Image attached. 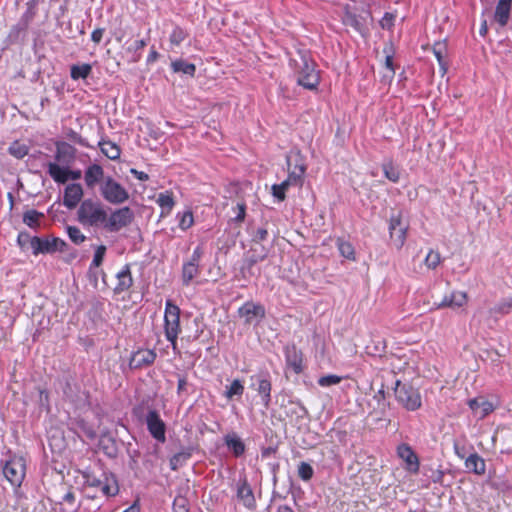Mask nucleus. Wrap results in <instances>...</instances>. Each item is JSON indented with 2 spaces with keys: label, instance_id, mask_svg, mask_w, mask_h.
<instances>
[{
  "label": "nucleus",
  "instance_id": "obj_8",
  "mask_svg": "<svg viewBox=\"0 0 512 512\" xmlns=\"http://www.w3.org/2000/svg\"><path fill=\"white\" fill-rule=\"evenodd\" d=\"M99 192L101 197L112 205H121L129 199L127 189L112 176L106 177V181L100 186Z\"/></svg>",
  "mask_w": 512,
  "mask_h": 512
},
{
  "label": "nucleus",
  "instance_id": "obj_62",
  "mask_svg": "<svg viewBox=\"0 0 512 512\" xmlns=\"http://www.w3.org/2000/svg\"><path fill=\"white\" fill-rule=\"evenodd\" d=\"M130 172H131V174H132L135 178H137V179H138V180H140V181H147V180L149 179L148 174H146V173H145V172H143V171H138V170H136V169H134V168H133V169H131V170H130Z\"/></svg>",
  "mask_w": 512,
  "mask_h": 512
},
{
  "label": "nucleus",
  "instance_id": "obj_22",
  "mask_svg": "<svg viewBox=\"0 0 512 512\" xmlns=\"http://www.w3.org/2000/svg\"><path fill=\"white\" fill-rule=\"evenodd\" d=\"M468 406L479 419L485 418L495 409L494 405L483 396L468 400Z\"/></svg>",
  "mask_w": 512,
  "mask_h": 512
},
{
  "label": "nucleus",
  "instance_id": "obj_50",
  "mask_svg": "<svg viewBox=\"0 0 512 512\" xmlns=\"http://www.w3.org/2000/svg\"><path fill=\"white\" fill-rule=\"evenodd\" d=\"M425 475H427L433 483H443L444 472L440 469H433L432 467H424Z\"/></svg>",
  "mask_w": 512,
  "mask_h": 512
},
{
  "label": "nucleus",
  "instance_id": "obj_45",
  "mask_svg": "<svg viewBox=\"0 0 512 512\" xmlns=\"http://www.w3.org/2000/svg\"><path fill=\"white\" fill-rule=\"evenodd\" d=\"M66 232L69 239L76 245H80L86 240V236L77 226H67Z\"/></svg>",
  "mask_w": 512,
  "mask_h": 512
},
{
  "label": "nucleus",
  "instance_id": "obj_21",
  "mask_svg": "<svg viewBox=\"0 0 512 512\" xmlns=\"http://www.w3.org/2000/svg\"><path fill=\"white\" fill-rule=\"evenodd\" d=\"M83 188L78 183L68 184L64 190L63 205L68 209H74L83 197Z\"/></svg>",
  "mask_w": 512,
  "mask_h": 512
},
{
  "label": "nucleus",
  "instance_id": "obj_20",
  "mask_svg": "<svg viewBox=\"0 0 512 512\" xmlns=\"http://www.w3.org/2000/svg\"><path fill=\"white\" fill-rule=\"evenodd\" d=\"M157 354L151 349H139L130 358L129 366L132 369H140L154 363Z\"/></svg>",
  "mask_w": 512,
  "mask_h": 512
},
{
  "label": "nucleus",
  "instance_id": "obj_57",
  "mask_svg": "<svg viewBox=\"0 0 512 512\" xmlns=\"http://www.w3.org/2000/svg\"><path fill=\"white\" fill-rule=\"evenodd\" d=\"M146 45H147V43L144 39L135 40L133 43H131L127 47V51L136 53V52L142 50Z\"/></svg>",
  "mask_w": 512,
  "mask_h": 512
},
{
  "label": "nucleus",
  "instance_id": "obj_39",
  "mask_svg": "<svg viewBox=\"0 0 512 512\" xmlns=\"http://www.w3.org/2000/svg\"><path fill=\"white\" fill-rule=\"evenodd\" d=\"M244 393V386L239 379H235L229 386H226L224 396L227 399H232L234 396H242Z\"/></svg>",
  "mask_w": 512,
  "mask_h": 512
},
{
  "label": "nucleus",
  "instance_id": "obj_43",
  "mask_svg": "<svg viewBox=\"0 0 512 512\" xmlns=\"http://www.w3.org/2000/svg\"><path fill=\"white\" fill-rule=\"evenodd\" d=\"M433 53L441 67V69L443 70V73L446 72L447 70V67H446V62H445V55H446V46L444 43H436L434 46H433Z\"/></svg>",
  "mask_w": 512,
  "mask_h": 512
},
{
  "label": "nucleus",
  "instance_id": "obj_58",
  "mask_svg": "<svg viewBox=\"0 0 512 512\" xmlns=\"http://www.w3.org/2000/svg\"><path fill=\"white\" fill-rule=\"evenodd\" d=\"M68 138L83 147L89 146L88 143L77 132L73 130H70V132L68 133Z\"/></svg>",
  "mask_w": 512,
  "mask_h": 512
},
{
  "label": "nucleus",
  "instance_id": "obj_33",
  "mask_svg": "<svg viewBox=\"0 0 512 512\" xmlns=\"http://www.w3.org/2000/svg\"><path fill=\"white\" fill-rule=\"evenodd\" d=\"M171 68L175 73H183L193 77L196 72V66L192 63H188L185 60L178 59L171 63Z\"/></svg>",
  "mask_w": 512,
  "mask_h": 512
},
{
  "label": "nucleus",
  "instance_id": "obj_40",
  "mask_svg": "<svg viewBox=\"0 0 512 512\" xmlns=\"http://www.w3.org/2000/svg\"><path fill=\"white\" fill-rule=\"evenodd\" d=\"M337 247H338L339 253L344 258L349 259V260L355 259V250L350 242L339 238L337 240Z\"/></svg>",
  "mask_w": 512,
  "mask_h": 512
},
{
  "label": "nucleus",
  "instance_id": "obj_9",
  "mask_svg": "<svg viewBox=\"0 0 512 512\" xmlns=\"http://www.w3.org/2000/svg\"><path fill=\"white\" fill-rule=\"evenodd\" d=\"M288 167V177L291 186L301 187L303 184V177L306 171V166L300 152H291L286 157Z\"/></svg>",
  "mask_w": 512,
  "mask_h": 512
},
{
  "label": "nucleus",
  "instance_id": "obj_14",
  "mask_svg": "<svg viewBox=\"0 0 512 512\" xmlns=\"http://www.w3.org/2000/svg\"><path fill=\"white\" fill-rule=\"evenodd\" d=\"M251 388L261 396L262 403L268 407L271 402L272 385L267 373H261L250 377Z\"/></svg>",
  "mask_w": 512,
  "mask_h": 512
},
{
  "label": "nucleus",
  "instance_id": "obj_17",
  "mask_svg": "<svg viewBox=\"0 0 512 512\" xmlns=\"http://www.w3.org/2000/svg\"><path fill=\"white\" fill-rule=\"evenodd\" d=\"M407 225L402 224L400 215H392L389 222V233L393 245L401 249L407 237Z\"/></svg>",
  "mask_w": 512,
  "mask_h": 512
},
{
  "label": "nucleus",
  "instance_id": "obj_36",
  "mask_svg": "<svg viewBox=\"0 0 512 512\" xmlns=\"http://www.w3.org/2000/svg\"><path fill=\"white\" fill-rule=\"evenodd\" d=\"M100 446L107 456L111 458L116 457L118 450L115 439H113L110 436L104 435L100 439Z\"/></svg>",
  "mask_w": 512,
  "mask_h": 512
},
{
  "label": "nucleus",
  "instance_id": "obj_44",
  "mask_svg": "<svg viewBox=\"0 0 512 512\" xmlns=\"http://www.w3.org/2000/svg\"><path fill=\"white\" fill-rule=\"evenodd\" d=\"M441 263V255L438 251L430 249L424 259V264L428 269H436Z\"/></svg>",
  "mask_w": 512,
  "mask_h": 512
},
{
  "label": "nucleus",
  "instance_id": "obj_4",
  "mask_svg": "<svg viewBox=\"0 0 512 512\" xmlns=\"http://www.w3.org/2000/svg\"><path fill=\"white\" fill-rule=\"evenodd\" d=\"M165 337L171 343L173 350L177 349V338L180 328V308L170 299L166 300L164 311Z\"/></svg>",
  "mask_w": 512,
  "mask_h": 512
},
{
  "label": "nucleus",
  "instance_id": "obj_29",
  "mask_svg": "<svg viewBox=\"0 0 512 512\" xmlns=\"http://www.w3.org/2000/svg\"><path fill=\"white\" fill-rule=\"evenodd\" d=\"M465 468L467 471L473 472L477 475H483L486 471L485 461L477 453H473L468 456L465 460Z\"/></svg>",
  "mask_w": 512,
  "mask_h": 512
},
{
  "label": "nucleus",
  "instance_id": "obj_63",
  "mask_svg": "<svg viewBox=\"0 0 512 512\" xmlns=\"http://www.w3.org/2000/svg\"><path fill=\"white\" fill-rule=\"evenodd\" d=\"M512 310V297L508 299V301L501 304L499 311L501 313L507 314Z\"/></svg>",
  "mask_w": 512,
  "mask_h": 512
},
{
  "label": "nucleus",
  "instance_id": "obj_49",
  "mask_svg": "<svg viewBox=\"0 0 512 512\" xmlns=\"http://www.w3.org/2000/svg\"><path fill=\"white\" fill-rule=\"evenodd\" d=\"M314 475L313 467L307 462H301L298 466V476L303 481H309Z\"/></svg>",
  "mask_w": 512,
  "mask_h": 512
},
{
  "label": "nucleus",
  "instance_id": "obj_38",
  "mask_svg": "<svg viewBox=\"0 0 512 512\" xmlns=\"http://www.w3.org/2000/svg\"><path fill=\"white\" fill-rule=\"evenodd\" d=\"M43 217V213L31 209L23 214V222L30 228H37L39 226L40 219Z\"/></svg>",
  "mask_w": 512,
  "mask_h": 512
},
{
  "label": "nucleus",
  "instance_id": "obj_19",
  "mask_svg": "<svg viewBox=\"0 0 512 512\" xmlns=\"http://www.w3.org/2000/svg\"><path fill=\"white\" fill-rule=\"evenodd\" d=\"M105 172L101 165L90 164L84 171V181L88 189L94 190L96 186H101L106 181Z\"/></svg>",
  "mask_w": 512,
  "mask_h": 512
},
{
  "label": "nucleus",
  "instance_id": "obj_6",
  "mask_svg": "<svg viewBox=\"0 0 512 512\" xmlns=\"http://www.w3.org/2000/svg\"><path fill=\"white\" fill-rule=\"evenodd\" d=\"M394 395L397 402L408 411H416L422 405L419 391L408 383L395 381Z\"/></svg>",
  "mask_w": 512,
  "mask_h": 512
},
{
  "label": "nucleus",
  "instance_id": "obj_64",
  "mask_svg": "<svg viewBox=\"0 0 512 512\" xmlns=\"http://www.w3.org/2000/svg\"><path fill=\"white\" fill-rule=\"evenodd\" d=\"M67 177H68V180L69 179L78 180L81 178V171L80 170H70L67 168Z\"/></svg>",
  "mask_w": 512,
  "mask_h": 512
},
{
  "label": "nucleus",
  "instance_id": "obj_1",
  "mask_svg": "<svg viewBox=\"0 0 512 512\" xmlns=\"http://www.w3.org/2000/svg\"><path fill=\"white\" fill-rule=\"evenodd\" d=\"M297 73V83L308 89L315 90L320 82V77L315 69V63L308 51H298V58L291 59Z\"/></svg>",
  "mask_w": 512,
  "mask_h": 512
},
{
  "label": "nucleus",
  "instance_id": "obj_25",
  "mask_svg": "<svg viewBox=\"0 0 512 512\" xmlns=\"http://www.w3.org/2000/svg\"><path fill=\"white\" fill-rule=\"evenodd\" d=\"M467 303V294L462 291H452L444 296L443 300L437 304V308H459Z\"/></svg>",
  "mask_w": 512,
  "mask_h": 512
},
{
  "label": "nucleus",
  "instance_id": "obj_13",
  "mask_svg": "<svg viewBox=\"0 0 512 512\" xmlns=\"http://www.w3.org/2000/svg\"><path fill=\"white\" fill-rule=\"evenodd\" d=\"M146 425L151 436L160 443L166 441V424L156 410H149L146 415Z\"/></svg>",
  "mask_w": 512,
  "mask_h": 512
},
{
  "label": "nucleus",
  "instance_id": "obj_10",
  "mask_svg": "<svg viewBox=\"0 0 512 512\" xmlns=\"http://www.w3.org/2000/svg\"><path fill=\"white\" fill-rule=\"evenodd\" d=\"M66 247V242L57 237L50 239L34 236L32 239V253L35 256L39 254H53L57 251L63 252Z\"/></svg>",
  "mask_w": 512,
  "mask_h": 512
},
{
  "label": "nucleus",
  "instance_id": "obj_47",
  "mask_svg": "<svg viewBox=\"0 0 512 512\" xmlns=\"http://www.w3.org/2000/svg\"><path fill=\"white\" fill-rule=\"evenodd\" d=\"M177 217L179 218V228L183 231L189 229L194 223L193 213L190 210L178 214Z\"/></svg>",
  "mask_w": 512,
  "mask_h": 512
},
{
  "label": "nucleus",
  "instance_id": "obj_42",
  "mask_svg": "<svg viewBox=\"0 0 512 512\" xmlns=\"http://www.w3.org/2000/svg\"><path fill=\"white\" fill-rule=\"evenodd\" d=\"M190 456L191 453L186 451H181L174 454L169 461L171 470H178L190 458Z\"/></svg>",
  "mask_w": 512,
  "mask_h": 512
},
{
  "label": "nucleus",
  "instance_id": "obj_54",
  "mask_svg": "<svg viewBox=\"0 0 512 512\" xmlns=\"http://www.w3.org/2000/svg\"><path fill=\"white\" fill-rule=\"evenodd\" d=\"M267 237H268V231L264 227H259L252 233V241L255 243H260L262 241H265L267 239Z\"/></svg>",
  "mask_w": 512,
  "mask_h": 512
},
{
  "label": "nucleus",
  "instance_id": "obj_52",
  "mask_svg": "<svg viewBox=\"0 0 512 512\" xmlns=\"http://www.w3.org/2000/svg\"><path fill=\"white\" fill-rule=\"evenodd\" d=\"M263 259H264V256H262L260 258L252 257V258L246 260L245 264L241 268V273L244 275V277H246V274H249L250 276H252L253 275V272H252L253 266L259 260H263Z\"/></svg>",
  "mask_w": 512,
  "mask_h": 512
},
{
  "label": "nucleus",
  "instance_id": "obj_31",
  "mask_svg": "<svg viewBox=\"0 0 512 512\" xmlns=\"http://www.w3.org/2000/svg\"><path fill=\"white\" fill-rule=\"evenodd\" d=\"M101 152L111 160H117L120 157V148L110 140H102L98 143Z\"/></svg>",
  "mask_w": 512,
  "mask_h": 512
},
{
  "label": "nucleus",
  "instance_id": "obj_41",
  "mask_svg": "<svg viewBox=\"0 0 512 512\" xmlns=\"http://www.w3.org/2000/svg\"><path fill=\"white\" fill-rule=\"evenodd\" d=\"M188 37V32L180 26H175L169 36L172 46H179Z\"/></svg>",
  "mask_w": 512,
  "mask_h": 512
},
{
  "label": "nucleus",
  "instance_id": "obj_28",
  "mask_svg": "<svg viewBox=\"0 0 512 512\" xmlns=\"http://www.w3.org/2000/svg\"><path fill=\"white\" fill-rule=\"evenodd\" d=\"M76 149L66 142H58L56 144L55 159L58 162L70 163L74 160Z\"/></svg>",
  "mask_w": 512,
  "mask_h": 512
},
{
  "label": "nucleus",
  "instance_id": "obj_15",
  "mask_svg": "<svg viewBox=\"0 0 512 512\" xmlns=\"http://www.w3.org/2000/svg\"><path fill=\"white\" fill-rule=\"evenodd\" d=\"M238 315L244 319L245 324H252L264 319L266 311L262 304L247 301L238 309Z\"/></svg>",
  "mask_w": 512,
  "mask_h": 512
},
{
  "label": "nucleus",
  "instance_id": "obj_12",
  "mask_svg": "<svg viewBox=\"0 0 512 512\" xmlns=\"http://www.w3.org/2000/svg\"><path fill=\"white\" fill-rule=\"evenodd\" d=\"M203 249L197 246L187 262L182 266V282L183 285L188 286L190 282L199 274V263L203 256Z\"/></svg>",
  "mask_w": 512,
  "mask_h": 512
},
{
  "label": "nucleus",
  "instance_id": "obj_61",
  "mask_svg": "<svg viewBox=\"0 0 512 512\" xmlns=\"http://www.w3.org/2000/svg\"><path fill=\"white\" fill-rule=\"evenodd\" d=\"M105 33V28H97L91 33V40L99 44L102 41L103 35Z\"/></svg>",
  "mask_w": 512,
  "mask_h": 512
},
{
  "label": "nucleus",
  "instance_id": "obj_7",
  "mask_svg": "<svg viewBox=\"0 0 512 512\" xmlns=\"http://www.w3.org/2000/svg\"><path fill=\"white\" fill-rule=\"evenodd\" d=\"M2 472L6 480L14 487H20L26 475V460L19 455H11L1 461Z\"/></svg>",
  "mask_w": 512,
  "mask_h": 512
},
{
  "label": "nucleus",
  "instance_id": "obj_59",
  "mask_svg": "<svg viewBox=\"0 0 512 512\" xmlns=\"http://www.w3.org/2000/svg\"><path fill=\"white\" fill-rule=\"evenodd\" d=\"M39 405L41 407H45L49 409V395L48 392L44 389H39Z\"/></svg>",
  "mask_w": 512,
  "mask_h": 512
},
{
  "label": "nucleus",
  "instance_id": "obj_16",
  "mask_svg": "<svg viewBox=\"0 0 512 512\" xmlns=\"http://www.w3.org/2000/svg\"><path fill=\"white\" fill-rule=\"evenodd\" d=\"M236 497L248 510H254L256 508V500L253 490L245 476L240 477L236 482Z\"/></svg>",
  "mask_w": 512,
  "mask_h": 512
},
{
  "label": "nucleus",
  "instance_id": "obj_48",
  "mask_svg": "<svg viewBox=\"0 0 512 512\" xmlns=\"http://www.w3.org/2000/svg\"><path fill=\"white\" fill-rule=\"evenodd\" d=\"M106 250H107V248L105 245H99L96 248V250L94 252L93 260L90 264V269L98 268L102 265L105 254H106Z\"/></svg>",
  "mask_w": 512,
  "mask_h": 512
},
{
  "label": "nucleus",
  "instance_id": "obj_53",
  "mask_svg": "<svg viewBox=\"0 0 512 512\" xmlns=\"http://www.w3.org/2000/svg\"><path fill=\"white\" fill-rule=\"evenodd\" d=\"M77 425L89 439H94L96 437V431L84 420L77 421Z\"/></svg>",
  "mask_w": 512,
  "mask_h": 512
},
{
  "label": "nucleus",
  "instance_id": "obj_27",
  "mask_svg": "<svg viewBox=\"0 0 512 512\" xmlns=\"http://www.w3.org/2000/svg\"><path fill=\"white\" fill-rule=\"evenodd\" d=\"M511 5L512 0H499L496 5L494 19L501 27L506 26L509 21Z\"/></svg>",
  "mask_w": 512,
  "mask_h": 512
},
{
  "label": "nucleus",
  "instance_id": "obj_56",
  "mask_svg": "<svg viewBox=\"0 0 512 512\" xmlns=\"http://www.w3.org/2000/svg\"><path fill=\"white\" fill-rule=\"evenodd\" d=\"M32 239L33 237H31L28 232L23 231L18 234L17 243L21 248H24L28 243L32 247Z\"/></svg>",
  "mask_w": 512,
  "mask_h": 512
},
{
  "label": "nucleus",
  "instance_id": "obj_51",
  "mask_svg": "<svg viewBox=\"0 0 512 512\" xmlns=\"http://www.w3.org/2000/svg\"><path fill=\"white\" fill-rule=\"evenodd\" d=\"M340 382H341V377L337 376V375H333V374L322 376L318 379V384L321 387H328V386L336 385V384H339Z\"/></svg>",
  "mask_w": 512,
  "mask_h": 512
},
{
  "label": "nucleus",
  "instance_id": "obj_34",
  "mask_svg": "<svg viewBox=\"0 0 512 512\" xmlns=\"http://www.w3.org/2000/svg\"><path fill=\"white\" fill-rule=\"evenodd\" d=\"M156 202L161 207L162 214H169L175 205L173 194L169 191L160 193Z\"/></svg>",
  "mask_w": 512,
  "mask_h": 512
},
{
  "label": "nucleus",
  "instance_id": "obj_3",
  "mask_svg": "<svg viewBox=\"0 0 512 512\" xmlns=\"http://www.w3.org/2000/svg\"><path fill=\"white\" fill-rule=\"evenodd\" d=\"M84 485L89 488H98L107 497H115L119 493V483L116 475L103 470L99 475L94 471L86 470L82 473Z\"/></svg>",
  "mask_w": 512,
  "mask_h": 512
},
{
  "label": "nucleus",
  "instance_id": "obj_35",
  "mask_svg": "<svg viewBox=\"0 0 512 512\" xmlns=\"http://www.w3.org/2000/svg\"><path fill=\"white\" fill-rule=\"evenodd\" d=\"M92 72V66L88 63L72 65L70 76L73 80L86 79Z\"/></svg>",
  "mask_w": 512,
  "mask_h": 512
},
{
  "label": "nucleus",
  "instance_id": "obj_5",
  "mask_svg": "<svg viewBox=\"0 0 512 512\" xmlns=\"http://www.w3.org/2000/svg\"><path fill=\"white\" fill-rule=\"evenodd\" d=\"M107 210H110L107 208ZM134 220V212L128 207H121L111 210L110 213L106 211V217L102 229L109 233H117L122 229L128 227Z\"/></svg>",
  "mask_w": 512,
  "mask_h": 512
},
{
  "label": "nucleus",
  "instance_id": "obj_32",
  "mask_svg": "<svg viewBox=\"0 0 512 512\" xmlns=\"http://www.w3.org/2000/svg\"><path fill=\"white\" fill-rule=\"evenodd\" d=\"M48 174L57 183L64 184L68 181L67 168H63L56 163L48 164Z\"/></svg>",
  "mask_w": 512,
  "mask_h": 512
},
{
  "label": "nucleus",
  "instance_id": "obj_2",
  "mask_svg": "<svg viewBox=\"0 0 512 512\" xmlns=\"http://www.w3.org/2000/svg\"><path fill=\"white\" fill-rule=\"evenodd\" d=\"M107 207L97 199L83 200L77 210V221L84 227L102 228Z\"/></svg>",
  "mask_w": 512,
  "mask_h": 512
},
{
  "label": "nucleus",
  "instance_id": "obj_24",
  "mask_svg": "<svg viewBox=\"0 0 512 512\" xmlns=\"http://www.w3.org/2000/svg\"><path fill=\"white\" fill-rule=\"evenodd\" d=\"M116 278H117V285L114 288L115 294H121V293L129 290L134 283L132 273H131L130 264L124 265L122 267V269L119 272H117Z\"/></svg>",
  "mask_w": 512,
  "mask_h": 512
},
{
  "label": "nucleus",
  "instance_id": "obj_23",
  "mask_svg": "<svg viewBox=\"0 0 512 512\" xmlns=\"http://www.w3.org/2000/svg\"><path fill=\"white\" fill-rule=\"evenodd\" d=\"M284 354H285V359H286V363L287 365L292 368V370L299 374L302 372L303 370V367H302V361H303V356H302V352L297 349V347L293 344V345H287L285 348H284Z\"/></svg>",
  "mask_w": 512,
  "mask_h": 512
},
{
  "label": "nucleus",
  "instance_id": "obj_18",
  "mask_svg": "<svg viewBox=\"0 0 512 512\" xmlns=\"http://www.w3.org/2000/svg\"><path fill=\"white\" fill-rule=\"evenodd\" d=\"M397 456L405 463L406 471L412 474H417L419 472V458L409 444H400L397 447Z\"/></svg>",
  "mask_w": 512,
  "mask_h": 512
},
{
  "label": "nucleus",
  "instance_id": "obj_60",
  "mask_svg": "<svg viewBox=\"0 0 512 512\" xmlns=\"http://www.w3.org/2000/svg\"><path fill=\"white\" fill-rule=\"evenodd\" d=\"M272 195L278 200V201H284L285 200V192L283 189L278 185L274 184L272 186Z\"/></svg>",
  "mask_w": 512,
  "mask_h": 512
},
{
  "label": "nucleus",
  "instance_id": "obj_11",
  "mask_svg": "<svg viewBox=\"0 0 512 512\" xmlns=\"http://www.w3.org/2000/svg\"><path fill=\"white\" fill-rule=\"evenodd\" d=\"M283 408L284 414L292 426L300 429L303 425H305V421L308 418V410L301 402L288 401V403L284 405Z\"/></svg>",
  "mask_w": 512,
  "mask_h": 512
},
{
  "label": "nucleus",
  "instance_id": "obj_26",
  "mask_svg": "<svg viewBox=\"0 0 512 512\" xmlns=\"http://www.w3.org/2000/svg\"><path fill=\"white\" fill-rule=\"evenodd\" d=\"M223 439L225 445L235 457H241L245 453V443L235 432L226 434Z\"/></svg>",
  "mask_w": 512,
  "mask_h": 512
},
{
  "label": "nucleus",
  "instance_id": "obj_37",
  "mask_svg": "<svg viewBox=\"0 0 512 512\" xmlns=\"http://www.w3.org/2000/svg\"><path fill=\"white\" fill-rule=\"evenodd\" d=\"M382 170L385 175V177L390 180L393 183H397L400 179V171L399 169L393 164L391 160L385 161L382 164Z\"/></svg>",
  "mask_w": 512,
  "mask_h": 512
},
{
  "label": "nucleus",
  "instance_id": "obj_46",
  "mask_svg": "<svg viewBox=\"0 0 512 512\" xmlns=\"http://www.w3.org/2000/svg\"><path fill=\"white\" fill-rule=\"evenodd\" d=\"M8 151L15 158L22 159L28 154L29 149L27 145L15 141L9 146Z\"/></svg>",
  "mask_w": 512,
  "mask_h": 512
},
{
  "label": "nucleus",
  "instance_id": "obj_30",
  "mask_svg": "<svg viewBox=\"0 0 512 512\" xmlns=\"http://www.w3.org/2000/svg\"><path fill=\"white\" fill-rule=\"evenodd\" d=\"M60 505L59 512H78L81 507V503L76 501V495L72 490H68L65 493Z\"/></svg>",
  "mask_w": 512,
  "mask_h": 512
},
{
  "label": "nucleus",
  "instance_id": "obj_55",
  "mask_svg": "<svg viewBox=\"0 0 512 512\" xmlns=\"http://www.w3.org/2000/svg\"><path fill=\"white\" fill-rule=\"evenodd\" d=\"M235 210V216L233 220L235 222H242L245 219L246 215V204L244 202L237 203Z\"/></svg>",
  "mask_w": 512,
  "mask_h": 512
}]
</instances>
